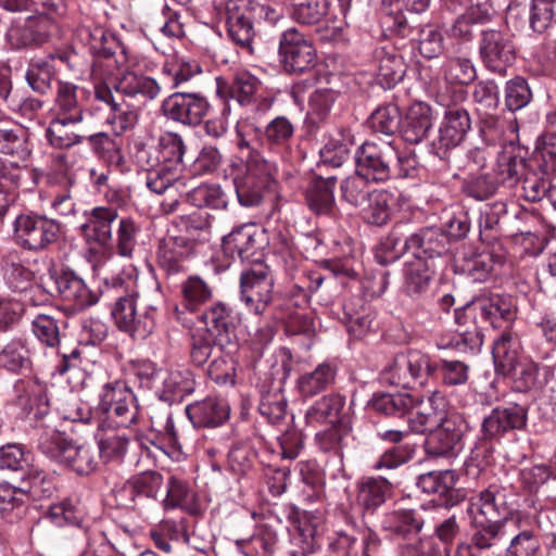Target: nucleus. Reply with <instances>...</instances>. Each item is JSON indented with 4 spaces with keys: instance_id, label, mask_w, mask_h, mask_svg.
I'll list each match as a JSON object with an SVG mask.
<instances>
[{
    "instance_id": "obj_43",
    "label": "nucleus",
    "mask_w": 556,
    "mask_h": 556,
    "mask_svg": "<svg viewBox=\"0 0 556 556\" xmlns=\"http://www.w3.org/2000/svg\"><path fill=\"white\" fill-rule=\"evenodd\" d=\"M3 278L15 292L26 291L33 280V273L21 264L17 251H9L1 256Z\"/></svg>"
},
{
    "instance_id": "obj_13",
    "label": "nucleus",
    "mask_w": 556,
    "mask_h": 556,
    "mask_svg": "<svg viewBox=\"0 0 556 556\" xmlns=\"http://www.w3.org/2000/svg\"><path fill=\"white\" fill-rule=\"evenodd\" d=\"M137 300L136 291L119 296L112 311V316L119 330L127 332L135 340H144L153 332L155 321L151 313H138Z\"/></svg>"
},
{
    "instance_id": "obj_1",
    "label": "nucleus",
    "mask_w": 556,
    "mask_h": 556,
    "mask_svg": "<svg viewBox=\"0 0 556 556\" xmlns=\"http://www.w3.org/2000/svg\"><path fill=\"white\" fill-rule=\"evenodd\" d=\"M140 148L136 154L139 164L148 170L147 187L156 194H167L161 203L164 214L174 213L179 204L178 187L182 184L179 176L182 169L185 144L182 138L175 132H165L153 151Z\"/></svg>"
},
{
    "instance_id": "obj_17",
    "label": "nucleus",
    "mask_w": 556,
    "mask_h": 556,
    "mask_svg": "<svg viewBox=\"0 0 556 556\" xmlns=\"http://www.w3.org/2000/svg\"><path fill=\"white\" fill-rule=\"evenodd\" d=\"M466 316H478L483 321L490 323L495 328H504V331H510L508 327L516 317V312L509 300L500 294L481 296L473 300L464 307Z\"/></svg>"
},
{
    "instance_id": "obj_37",
    "label": "nucleus",
    "mask_w": 556,
    "mask_h": 556,
    "mask_svg": "<svg viewBox=\"0 0 556 556\" xmlns=\"http://www.w3.org/2000/svg\"><path fill=\"white\" fill-rule=\"evenodd\" d=\"M354 139L349 129L338 128L331 132L320 150L323 164L340 167L349 157Z\"/></svg>"
},
{
    "instance_id": "obj_56",
    "label": "nucleus",
    "mask_w": 556,
    "mask_h": 556,
    "mask_svg": "<svg viewBox=\"0 0 556 556\" xmlns=\"http://www.w3.org/2000/svg\"><path fill=\"white\" fill-rule=\"evenodd\" d=\"M345 404V400L340 394H328L316 401L306 412L308 422H323L337 419Z\"/></svg>"
},
{
    "instance_id": "obj_47",
    "label": "nucleus",
    "mask_w": 556,
    "mask_h": 556,
    "mask_svg": "<svg viewBox=\"0 0 556 556\" xmlns=\"http://www.w3.org/2000/svg\"><path fill=\"white\" fill-rule=\"evenodd\" d=\"M527 163L523 157L509 153L500 154L496 165L493 168V176L497 186L506 185L513 187L525 175Z\"/></svg>"
},
{
    "instance_id": "obj_31",
    "label": "nucleus",
    "mask_w": 556,
    "mask_h": 556,
    "mask_svg": "<svg viewBox=\"0 0 556 556\" xmlns=\"http://www.w3.org/2000/svg\"><path fill=\"white\" fill-rule=\"evenodd\" d=\"M162 375L160 399L166 402H178L194 391L195 381L188 368L167 369Z\"/></svg>"
},
{
    "instance_id": "obj_11",
    "label": "nucleus",
    "mask_w": 556,
    "mask_h": 556,
    "mask_svg": "<svg viewBox=\"0 0 556 556\" xmlns=\"http://www.w3.org/2000/svg\"><path fill=\"white\" fill-rule=\"evenodd\" d=\"M479 54L489 71L504 74L516 58L511 34L504 29H483L479 39Z\"/></svg>"
},
{
    "instance_id": "obj_53",
    "label": "nucleus",
    "mask_w": 556,
    "mask_h": 556,
    "mask_svg": "<svg viewBox=\"0 0 556 556\" xmlns=\"http://www.w3.org/2000/svg\"><path fill=\"white\" fill-rule=\"evenodd\" d=\"M187 201L197 207L223 210L228 205V195L218 185H201L187 193Z\"/></svg>"
},
{
    "instance_id": "obj_45",
    "label": "nucleus",
    "mask_w": 556,
    "mask_h": 556,
    "mask_svg": "<svg viewBox=\"0 0 556 556\" xmlns=\"http://www.w3.org/2000/svg\"><path fill=\"white\" fill-rule=\"evenodd\" d=\"M0 153L27 162L31 154L29 136L24 129L0 128Z\"/></svg>"
},
{
    "instance_id": "obj_15",
    "label": "nucleus",
    "mask_w": 556,
    "mask_h": 556,
    "mask_svg": "<svg viewBox=\"0 0 556 556\" xmlns=\"http://www.w3.org/2000/svg\"><path fill=\"white\" fill-rule=\"evenodd\" d=\"M210 109L208 101L200 93L175 92L162 104L164 115L184 125L197 126Z\"/></svg>"
},
{
    "instance_id": "obj_29",
    "label": "nucleus",
    "mask_w": 556,
    "mask_h": 556,
    "mask_svg": "<svg viewBox=\"0 0 556 556\" xmlns=\"http://www.w3.org/2000/svg\"><path fill=\"white\" fill-rule=\"evenodd\" d=\"M432 127L431 108L424 102L413 103L401 126L403 139L412 144L419 143Z\"/></svg>"
},
{
    "instance_id": "obj_40",
    "label": "nucleus",
    "mask_w": 556,
    "mask_h": 556,
    "mask_svg": "<svg viewBox=\"0 0 556 556\" xmlns=\"http://www.w3.org/2000/svg\"><path fill=\"white\" fill-rule=\"evenodd\" d=\"M334 186L336 178L333 176L314 178L307 187L305 194L309 208L317 214L331 213L334 206Z\"/></svg>"
},
{
    "instance_id": "obj_12",
    "label": "nucleus",
    "mask_w": 556,
    "mask_h": 556,
    "mask_svg": "<svg viewBox=\"0 0 556 556\" xmlns=\"http://www.w3.org/2000/svg\"><path fill=\"white\" fill-rule=\"evenodd\" d=\"M274 279L269 268L263 264L243 271L240 277L241 301L249 312L262 315L273 300Z\"/></svg>"
},
{
    "instance_id": "obj_58",
    "label": "nucleus",
    "mask_w": 556,
    "mask_h": 556,
    "mask_svg": "<svg viewBox=\"0 0 556 556\" xmlns=\"http://www.w3.org/2000/svg\"><path fill=\"white\" fill-rule=\"evenodd\" d=\"M223 354L214 357L207 367V376L219 386H233L236 382V362L231 357L235 350H220Z\"/></svg>"
},
{
    "instance_id": "obj_26",
    "label": "nucleus",
    "mask_w": 556,
    "mask_h": 556,
    "mask_svg": "<svg viewBox=\"0 0 556 556\" xmlns=\"http://www.w3.org/2000/svg\"><path fill=\"white\" fill-rule=\"evenodd\" d=\"M471 127L468 112L460 108H450L445 111L444 119L439 128L440 148L457 147Z\"/></svg>"
},
{
    "instance_id": "obj_64",
    "label": "nucleus",
    "mask_w": 556,
    "mask_h": 556,
    "mask_svg": "<svg viewBox=\"0 0 556 556\" xmlns=\"http://www.w3.org/2000/svg\"><path fill=\"white\" fill-rule=\"evenodd\" d=\"M556 22V0H531L529 23L536 33H543Z\"/></svg>"
},
{
    "instance_id": "obj_21",
    "label": "nucleus",
    "mask_w": 556,
    "mask_h": 556,
    "mask_svg": "<svg viewBox=\"0 0 556 556\" xmlns=\"http://www.w3.org/2000/svg\"><path fill=\"white\" fill-rule=\"evenodd\" d=\"M117 210L111 206H96L87 216L79 231L89 244L105 247L112 239V224L117 219Z\"/></svg>"
},
{
    "instance_id": "obj_6",
    "label": "nucleus",
    "mask_w": 556,
    "mask_h": 556,
    "mask_svg": "<svg viewBox=\"0 0 556 556\" xmlns=\"http://www.w3.org/2000/svg\"><path fill=\"white\" fill-rule=\"evenodd\" d=\"M60 224L45 215L21 214L13 224L15 243L30 252L47 250L59 239Z\"/></svg>"
},
{
    "instance_id": "obj_44",
    "label": "nucleus",
    "mask_w": 556,
    "mask_h": 556,
    "mask_svg": "<svg viewBox=\"0 0 556 556\" xmlns=\"http://www.w3.org/2000/svg\"><path fill=\"white\" fill-rule=\"evenodd\" d=\"M337 368L331 363H321L313 371L301 375L298 389L304 396H314L333 383Z\"/></svg>"
},
{
    "instance_id": "obj_51",
    "label": "nucleus",
    "mask_w": 556,
    "mask_h": 556,
    "mask_svg": "<svg viewBox=\"0 0 556 556\" xmlns=\"http://www.w3.org/2000/svg\"><path fill=\"white\" fill-rule=\"evenodd\" d=\"M291 18L306 26L319 24L328 14V0H291Z\"/></svg>"
},
{
    "instance_id": "obj_22",
    "label": "nucleus",
    "mask_w": 556,
    "mask_h": 556,
    "mask_svg": "<svg viewBox=\"0 0 556 556\" xmlns=\"http://www.w3.org/2000/svg\"><path fill=\"white\" fill-rule=\"evenodd\" d=\"M55 285L62 301L73 311H81L98 302V295L73 273H62L56 277Z\"/></svg>"
},
{
    "instance_id": "obj_16",
    "label": "nucleus",
    "mask_w": 556,
    "mask_h": 556,
    "mask_svg": "<svg viewBox=\"0 0 556 556\" xmlns=\"http://www.w3.org/2000/svg\"><path fill=\"white\" fill-rule=\"evenodd\" d=\"M254 17L245 0H228L226 3V26L228 37L233 43L252 54L256 35Z\"/></svg>"
},
{
    "instance_id": "obj_8",
    "label": "nucleus",
    "mask_w": 556,
    "mask_h": 556,
    "mask_svg": "<svg viewBox=\"0 0 556 556\" xmlns=\"http://www.w3.org/2000/svg\"><path fill=\"white\" fill-rule=\"evenodd\" d=\"M278 54L289 74H304L317 64V51L313 42L294 27L280 35Z\"/></svg>"
},
{
    "instance_id": "obj_33",
    "label": "nucleus",
    "mask_w": 556,
    "mask_h": 556,
    "mask_svg": "<svg viewBox=\"0 0 556 556\" xmlns=\"http://www.w3.org/2000/svg\"><path fill=\"white\" fill-rule=\"evenodd\" d=\"M505 507L498 500L496 486H490L470 498L467 511L472 522H501Z\"/></svg>"
},
{
    "instance_id": "obj_18",
    "label": "nucleus",
    "mask_w": 556,
    "mask_h": 556,
    "mask_svg": "<svg viewBox=\"0 0 556 556\" xmlns=\"http://www.w3.org/2000/svg\"><path fill=\"white\" fill-rule=\"evenodd\" d=\"M413 405L406 412L408 426L415 433H425L432 430L441 420L445 406L444 396L433 391L426 399L412 394Z\"/></svg>"
},
{
    "instance_id": "obj_41",
    "label": "nucleus",
    "mask_w": 556,
    "mask_h": 556,
    "mask_svg": "<svg viewBox=\"0 0 556 556\" xmlns=\"http://www.w3.org/2000/svg\"><path fill=\"white\" fill-rule=\"evenodd\" d=\"M394 195L387 190H372L363 208V219L374 226L386 225L392 215Z\"/></svg>"
},
{
    "instance_id": "obj_52",
    "label": "nucleus",
    "mask_w": 556,
    "mask_h": 556,
    "mask_svg": "<svg viewBox=\"0 0 556 556\" xmlns=\"http://www.w3.org/2000/svg\"><path fill=\"white\" fill-rule=\"evenodd\" d=\"M30 365L29 350L22 338H13L0 350V366L17 372Z\"/></svg>"
},
{
    "instance_id": "obj_46",
    "label": "nucleus",
    "mask_w": 556,
    "mask_h": 556,
    "mask_svg": "<svg viewBox=\"0 0 556 556\" xmlns=\"http://www.w3.org/2000/svg\"><path fill=\"white\" fill-rule=\"evenodd\" d=\"M73 181L68 177H62L60 182L49 179V188L46 198L50 208L62 216L75 214V201L72 195Z\"/></svg>"
},
{
    "instance_id": "obj_55",
    "label": "nucleus",
    "mask_w": 556,
    "mask_h": 556,
    "mask_svg": "<svg viewBox=\"0 0 556 556\" xmlns=\"http://www.w3.org/2000/svg\"><path fill=\"white\" fill-rule=\"evenodd\" d=\"M370 181V179L355 170L353 175L348 176L341 182L340 191L342 200L354 207L364 205L372 193L369 187Z\"/></svg>"
},
{
    "instance_id": "obj_19",
    "label": "nucleus",
    "mask_w": 556,
    "mask_h": 556,
    "mask_svg": "<svg viewBox=\"0 0 556 556\" xmlns=\"http://www.w3.org/2000/svg\"><path fill=\"white\" fill-rule=\"evenodd\" d=\"M238 130L248 131L249 138L253 139L256 149V146L262 143L270 151H281L289 147L295 128L286 116H276L266 124L262 131L250 125L239 127Z\"/></svg>"
},
{
    "instance_id": "obj_48",
    "label": "nucleus",
    "mask_w": 556,
    "mask_h": 556,
    "mask_svg": "<svg viewBox=\"0 0 556 556\" xmlns=\"http://www.w3.org/2000/svg\"><path fill=\"white\" fill-rule=\"evenodd\" d=\"M141 225L131 217H122L115 231V248L118 255L132 257L139 244Z\"/></svg>"
},
{
    "instance_id": "obj_27",
    "label": "nucleus",
    "mask_w": 556,
    "mask_h": 556,
    "mask_svg": "<svg viewBox=\"0 0 556 556\" xmlns=\"http://www.w3.org/2000/svg\"><path fill=\"white\" fill-rule=\"evenodd\" d=\"M186 414L194 427H216L229 416V407L223 399L207 397L188 405Z\"/></svg>"
},
{
    "instance_id": "obj_54",
    "label": "nucleus",
    "mask_w": 556,
    "mask_h": 556,
    "mask_svg": "<svg viewBox=\"0 0 556 556\" xmlns=\"http://www.w3.org/2000/svg\"><path fill=\"white\" fill-rule=\"evenodd\" d=\"M483 343V337L477 325H471L465 329L459 326L450 340L442 338L438 342L439 349H455L462 353L478 351Z\"/></svg>"
},
{
    "instance_id": "obj_57",
    "label": "nucleus",
    "mask_w": 556,
    "mask_h": 556,
    "mask_svg": "<svg viewBox=\"0 0 556 556\" xmlns=\"http://www.w3.org/2000/svg\"><path fill=\"white\" fill-rule=\"evenodd\" d=\"M534 161L541 172L546 176L556 173V130L542 135L534 151Z\"/></svg>"
},
{
    "instance_id": "obj_62",
    "label": "nucleus",
    "mask_w": 556,
    "mask_h": 556,
    "mask_svg": "<svg viewBox=\"0 0 556 556\" xmlns=\"http://www.w3.org/2000/svg\"><path fill=\"white\" fill-rule=\"evenodd\" d=\"M215 337L202 327H198L190 334V358L195 366H203L213 354Z\"/></svg>"
},
{
    "instance_id": "obj_59",
    "label": "nucleus",
    "mask_w": 556,
    "mask_h": 556,
    "mask_svg": "<svg viewBox=\"0 0 556 556\" xmlns=\"http://www.w3.org/2000/svg\"><path fill=\"white\" fill-rule=\"evenodd\" d=\"M261 89L262 83L256 76L239 72L233 78L231 94L241 105H249L256 100Z\"/></svg>"
},
{
    "instance_id": "obj_3",
    "label": "nucleus",
    "mask_w": 556,
    "mask_h": 556,
    "mask_svg": "<svg viewBox=\"0 0 556 556\" xmlns=\"http://www.w3.org/2000/svg\"><path fill=\"white\" fill-rule=\"evenodd\" d=\"M527 422V412L520 405L498 406L493 408L481 422V438L471 450L469 460L478 468L489 465L493 454V441L505 433L521 429Z\"/></svg>"
},
{
    "instance_id": "obj_14",
    "label": "nucleus",
    "mask_w": 556,
    "mask_h": 556,
    "mask_svg": "<svg viewBox=\"0 0 556 556\" xmlns=\"http://www.w3.org/2000/svg\"><path fill=\"white\" fill-rule=\"evenodd\" d=\"M200 319L204 324L202 328L215 337V344L219 350L237 349L238 316L232 307L224 302H216L203 312Z\"/></svg>"
},
{
    "instance_id": "obj_10",
    "label": "nucleus",
    "mask_w": 556,
    "mask_h": 556,
    "mask_svg": "<svg viewBox=\"0 0 556 556\" xmlns=\"http://www.w3.org/2000/svg\"><path fill=\"white\" fill-rule=\"evenodd\" d=\"M395 156L396 151L390 143L366 141L355 152V170L371 182L386 181L392 178L391 164Z\"/></svg>"
},
{
    "instance_id": "obj_36",
    "label": "nucleus",
    "mask_w": 556,
    "mask_h": 556,
    "mask_svg": "<svg viewBox=\"0 0 556 556\" xmlns=\"http://www.w3.org/2000/svg\"><path fill=\"white\" fill-rule=\"evenodd\" d=\"M21 491L24 495L28 494L36 501L49 498L55 492V477L51 471H47L38 465L30 464L26 473L21 479Z\"/></svg>"
},
{
    "instance_id": "obj_61",
    "label": "nucleus",
    "mask_w": 556,
    "mask_h": 556,
    "mask_svg": "<svg viewBox=\"0 0 556 556\" xmlns=\"http://www.w3.org/2000/svg\"><path fill=\"white\" fill-rule=\"evenodd\" d=\"M14 390L20 405L24 407L49 404L47 388L37 379L18 380L14 386Z\"/></svg>"
},
{
    "instance_id": "obj_32",
    "label": "nucleus",
    "mask_w": 556,
    "mask_h": 556,
    "mask_svg": "<svg viewBox=\"0 0 556 556\" xmlns=\"http://www.w3.org/2000/svg\"><path fill=\"white\" fill-rule=\"evenodd\" d=\"M475 528L470 543L462 542L457 545V556H473V549H489L504 538L502 522H472Z\"/></svg>"
},
{
    "instance_id": "obj_24",
    "label": "nucleus",
    "mask_w": 556,
    "mask_h": 556,
    "mask_svg": "<svg viewBox=\"0 0 556 556\" xmlns=\"http://www.w3.org/2000/svg\"><path fill=\"white\" fill-rule=\"evenodd\" d=\"M115 89L140 104H146L156 99L161 93V86L154 78L135 71H125L118 77Z\"/></svg>"
},
{
    "instance_id": "obj_9",
    "label": "nucleus",
    "mask_w": 556,
    "mask_h": 556,
    "mask_svg": "<svg viewBox=\"0 0 556 556\" xmlns=\"http://www.w3.org/2000/svg\"><path fill=\"white\" fill-rule=\"evenodd\" d=\"M99 408L115 418L119 426H129L137 420V397L126 382L115 380L105 383L99 393Z\"/></svg>"
},
{
    "instance_id": "obj_35",
    "label": "nucleus",
    "mask_w": 556,
    "mask_h": 556,
    "mask_svg": "<svg viewBox=\"0 0 556 556\" xmlns=\"http://www.w3.org/2000/svg\"><path fill=\"white\" fill-rule=\"evenodd\" d=\"M392 493L391 483L384 478L367 477L357 483L356 503L365 513H374Z\"/></svg>"
},
{
    "instance_id": "obj_34",
    "label": "nucleus",
    "mask_w": 556,
    "mask_h": 556,
    "mask_svg": "<svg viewBox=\"0 0 556 556\" xmlns=\"http://www.w3.org/2000/svg\"><path fill=\"white\" fill-rule=\"evenodd\" d=\"M189 255L188 241L181 237H167L161 241L157 251L160 268L167 275H176L186 269Z\"/></svg>"
},
{
    "instance_id": "obj_7",
    "label": "nucleus",
    "mask_w": 556,
    "mask_h": 556,
    "mask_svg": "<svg viewBox=\"0 0 556 556\" xmlns=\"http://www.w3.org/2000/svg\"><path fill=\"white\" fill-rule=\"evenodd\" d=\"M520 343L511 331H503L493 343V358L495 366L504 375L520 378L526 384H532L538 375V366L519 356Z\"/></svg>"
},
{
    "instance_id": "obj_49",
    "label": "nucleus",
    "mask_w": 556,
    "mask_h": 556,
    "mask_svg": "<svg viewBox=\"0 0 556 556\" xmlns=\"http://www.w3.org/2000/svg\"><path fill=\"white\" fill-rule=\"evenodd\" d=\"M185 307L194 312L213 296V288L200 276L188 277L180 287Z\"/></svg>"
},
{
    "instance_id": "obj_30",
    "label": "nucleus",
    "mask_w": 556,
    "mask_h": 556,
    "mask_svg": "<svg viewBox=\"0 0 556 556\" xmlns=\"http://www.w3.org/2000/svg\"><path fill=\"white\" fill-rule=\"evenodd\" d=\"M81 123V121L72 118L52 117L46 129V137L49 143L59 149H66L81 143L88 136L80 127Z\"/></svg>"
},
{
    "instance_id": "obj_28",
    "label": "nucleus",
    "mask_w": 556,
    "mask_h": 556,
    "mask_svg": "<svg viewBox=\"0 0 556 556\" xmlns=\"http://www.w3.org/2000/svg\"><path fill=\"white\" fill-rule=\"evenodd\" d=\"M255 227L253 224H243L235 227L223 237L222 249L231 260H250L256 248Z\"/></svg>"
},
{
    "instance_id": "obj_63",
    "label": "nucleus",
    "mask_w": 556,
    "mask_h": 556,
    "mask_svg": "<svg viewBox=\"0 0 556 556\" xmlns=\"http://www.w3.org/2000/svg\"><path fill=\"white\" fill-rule=\"evenodd\" d=\"M410 393H382L375 395L372 408L384 415L404 416L409 406L413 405Z\"/></svg>"
},
{
    "instance_id": "obj_38",
    "label": "nucleus",
    "mask_w": 556,
    "mask_h": 556,
    "mask_svg": "<svg viewBox=\"0 0 556 556\" xmlns=\"http://www.w3.org/2000/svg\"><path fill=\"white\" fill-rule=\"evenodd\" d=\"M376 59L377 78L383 88H392L403 79L406 64L399 53L382 48L376 52Z\"/></svg>"
},
{
    "instance_id": "obj_39",
    "label": "nucleus",
    "mask_w": 556,
    "mask_h": 556,
    "mask_svg": "<svg viewBox=\"0 0 556 556\" xmlns=\"http://www.w3.org/2000/svg\"><path fill=\"white\" fill-rule=\"evenodd\" d=\"M78 87L68 81H59L52 117L84 122V109L77 98Z\"/></svg>"
},
{
    "instance_id": "obj_60",
    "label": "nucleus",
    "mask_w": 556,
    "mask_h": 556,
    "mask_svg": "<svg viewBox=\"0 0 556 556\" xmlns=\"http://www.w3.org/2000/svg\"><path fill=\"white\" fill-rule=\"evenodd\" d=\"M443 74L448 83L459 85H468L477 76L475 65L466 56L448 58L443 65Z\"/></svg>"
},
{
    "instance_id": "obj_2",
    "label": "nucleus",
    "mask_w": 556,
    "mask_h": 556,
    "mask_svg": "<svg viewBox=\"0 0 556 556\" xmlns=\"http://www.w3.org/2000/svg\"><path fill=\"white\" fill-rule=\"evenodd\" d=\"M237 159L244 163L245 177H236L235 186L238 201L243 206H255L261 203L263 189L276 172V164L266 160L254 147L248 131L238 130Z\"/></svg>"
},
{
    "instance_id": "obj_23",
    "label": "nucleus",
    "mask_w": 556,
    "mask_h": 556,
    "mask_svg": "<svg viewBox=\"0 0 556 556\" xmlns=\"http://www.w3.org/2000/svg\"><path fill=\"white\" fill-rule=\"evenodd\" d=\"M434 276V264L422 257H413L404 264L403 292L413 298H421L428 292Z\"/></svg>"
},
{
    "instance_id": "obj_50",
    "label": "nucleus",
    "mask_w": 556,
    "mask_h": 556,
    "mask_svg": "<svg viewBox=\"0 0 556 556\" xmlns=\"http://www.w3.org/2000/svg\"><path fill=\"white\" fill-rule=\"evenodd\" d=\"M61 464L68 466L78 475H88L97 468L98 458L92 446L75 445L71 442L65 448Z\"/></svg>"
},
{
    "instance_id": "obj_25",
    "label": "nucleus",
    "mask_w": 556,
    "mask_h": 556,
    "mask_svg": "<svg viewBox=\"0 0 556 556\" xmlns=\"http://www.w3.org/2000/svg\"><path fill=\"white\" fill-rule=\"evenodd\" d=\"M96 100L102 102L109 110L105 122L112 126L116 135L132 128L138 122V113L136 110L124 108L117 103L113 97L112 90L106 86H96Z\"/></svg>"
},
{
    "instance_id": "obj_42",
    "label": "nucleus",
    "mask_w": 556,
    "mask_h": 556,
    "mask_svg": "<svg viewBox=\"0 0 556 556\" xmlns=\"http://www.w3.org/2000/svg\"><path fill=\"white\" fill-rule=\"evenodd\" d=\"M456 482L457 476L453 470L429 471L418 477L417 488L424 493L438 495L442 504L447 505V496Z\"/></svg>"
},
{
    "instance_id": "obj_20",
    "label": "nucleus",
    "mask_w": 556,
    "mask_h": 556,
    "mask_svg": "<svg viewBox=\"0 0 556 556\" xmlns=\"http://www.w3.org/2000/svg\"><path fill=\"white\" fill-rule=\"evenodd\" d=\"M163 484V477L156 471H144L127 480L116 491L119 505L134 507L138 500L154 498Z\"/></svg>"
},
{
    "instance_id": "obj_4",
    "label": "nucleus",
    "mask_w": 556,
    "mask_h": 556,
    "mask_svg": "<svg viewBox=\"0 0 556 556\" xmlns=\"http://www.w3.org/2000/svg\"><path fill=\"white\" fill-rule=\"evenodd\" d=\"M427 228L414 231L410 223H396L388 237H386L375 250V258L381 265L394 263L406 252H412L413 257L429 258Z\"/></svg>"
},
{
    "instance_id": "obj_5",
    "label": "nucleus",
    "mask_w": 556,
    "mask_h": 556,
    "mask_svg": "<svg viewBox=\"0 0 556 556\" xmlns=\"http://www.w3.org/2000/svg\"><path fill=\"white\" fill-rule=\"evenodd\" d=\"M435 371L437 364L428 354L409 350L395 355L381 371L380 379L390 386L410 388L415 384L424 386Z\"/></svg>"
}]
</instances>
